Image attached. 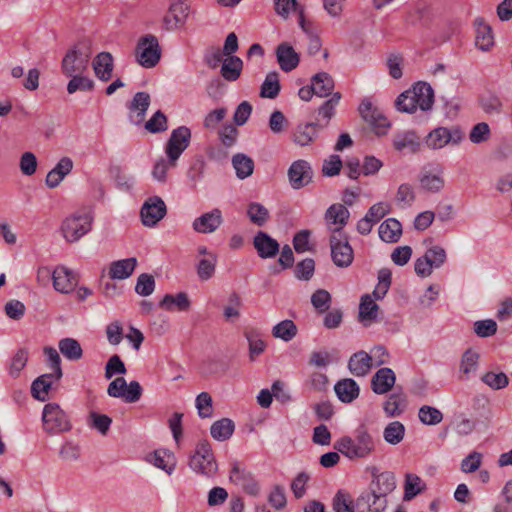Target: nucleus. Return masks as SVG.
<instances>
[{
    "mask_svg": "<svg viewBox=\"0 0 512 512\" xmlns=\"http://www.w3.org/2000/svg\"><path fill=\"white\" fill-rule=\"evenodd\" d=\"M334 448L350 460L368 459L376 451V441L365 425L358 426L349 436L334 443Z\"/></svg>",
    "mask_w": 512,
    "mask_h": 512,
    "instance_id": "obj_1",
    "label": "nucleus"
},
{
    "mask_svg": "<svg viewBox=\"0 0 512 512\" xmlns=\"http://www.w3.org/2000/svg\"><path fill=\"white\" fill-rule=\"evenodd\" d=\"M189 466L195 473L208 478L216 474L218 465L211 444L207 440H202L197 444L195 452L189 460Z\"/></svg>",
    "mask_w": 512,
    "mask_h": 512,
    "instance_id": "obj_2",
    "label": "nucleus"
},
{
    "mask_svg": "<svg viewBox=\"0 0 512 512\" xmlns=\"http://www.w3.org/2000/svg\"><path fill=\"white\" fill-rule=\"evenodd\" d=\"M135 57L142 67H155L161 58V49L157 37L152 34L142 36L137 42Z\"/></svg>",
    "mask_w": 512,
    "mask_h": 512,
    "instance_id": "obj_3",
    "label": "nucleus"
},
{
    "mask_svg": "<svg viewBox=\"0 0 512 512\" xmlns=\"http://www.w3.org/2000/svg\"><path fill=\"white\" fill-rule=\"evenodd\" d=\"M92 216L88 212H77L67 217L62 225L63 237L68 242H77L91 230Z\"/></svg>",
    "mask_w": 512,
    "mask_h": 512,
    "instance_id": "obj_4",
    "label": "nucleus"
},
{
    "mask_svg": "<svg viewBox=\"0 0 512 512\" xmlns=\"http://www.w3.org/2000/svg\"><path fill=\"white\" fill-rule=\"evenodd\" d=\"M90 51L84 45H75L67 51L62 63L61 70L65 76H74V74H83L89 63Z\"/></svg>",
    "mask_w": 512,
    "mask_h": 512,
    "instance_id": "obj_5",
    "label": "nucleus"
},
{
    "mask_svg": "<svg viewBox=\"0 0 512 512\" xmlns=\"http://www.w3.org/2000/svg\"><path fill=\"white\" fill-rule=\"evenodd\" d=\"M42 420L44 430L48 433H60L71 429L67 414L56 403H48L44 406Z\"/></svg>",
    "mask_w": 512,
    "mask_h": 512,
    "instance_id": "obj_6",
    "label": "nucleus"
},
{
    "mask_svg": "<svg viewBox=\"0 0 512 512\" xmlns=\"http://www.w3.org/2000/svg\"><path fill=\"white\" fill-rule=\"evenodd\" d=\"M464 138V133L458 127H437L426 137L425 144L433 150L442 149L448 144L458 145Z\"/></svg>",
    "mask_w": 512,
    "mask_h": 512,
    "instance_id": "obj_7",
    "label": "nucleus"
},
{
    "mask_svg": "<svg viewBox=\"0 0 512 512\" xmlns=\"http://www.w3.org/2000/svg\"><path fill=\"white\" fill-rule=\"evenodd\" d=\"M331 259L339 268L349 267L354 259V252L346 235H330Z\"/></svg>",
    "mask_w": 512,
    "mask_h": 512,
    "instance_id": "obj_8",
    "label": "nucleus"
},
{
    "mask_svg": "<svg viewBox=\"0 0 512 512\" xmlns=\"http://www.w3.org/2000/svg\"><path fill=\"white\" fill-rule=\"evenodd\" d=\"M191 140V130L187 126H180L172 130L170 138L165 145V153L172 163L177 161L187 149Z\"/></svg>",
    "mask_w": 512,
    "mask_h": 512,
    "instance_id": "obj_9",
    "label": "nucleus"
},
{
    "mask_svg": "<svg viewBox=\"0 0 512 512\" xmlns=\"http://www.w3.org/2000/svg\"><path fill=\"white\" fill-rule=\"evenodd\" d=\"M359 113L361 117L367 122L378 135H383L387 132L390 124L382 112L373 106L369 99H364L359 106Z\"/></svg>",
    "mask_w": 512,
    "mask_h": 512,
    "instance_id": "obj_10",
    "label": "nucleus"
},
{
    "mask_svg": "<svg viewBox=\"0 0 512 512\" xmlns=\"http://www.w3.org/2000/svg\"><path fill=\"white\" fill-rule=\"evenodd\" d=\"M350 212L346 206L341 203L332 204L325 212L324 219L331 235H346L343 232L344 226L347 224Z\"/></svg>",
    "mask_w": 512,
    "mask_h": 512,
    "instance_id": "obj_11",
    "label": "nucleus"
},
{
    "mask_svg": "<svg viewBox=\"0 0 512 512\" xmlns=\"http://www.w3.org/2000/svg\"><path fill=\"white\" fill-rule=\"evenodd\" d=\"M165 202L158 196L149 197L143 204L140 215L146 227L155 226L166 215Z\"/></svg>",
    "mask_w": 512,
    "mask_h": 512,
    "instance_id": "obj_12",
    "label": "nucleus"
},
{
    "mask_svg": "<svg viewBox=\"0 0 512 512\" xmlns=\"http://www.w3.org/2000/svg\"><path fill=\"white\" fill-rule=\"evenodd\" d=\"M288 179L291 187L295 190L301 189L312 182L313 170L306 160L294 161L288 169Z\"/></svg>",
    "mask_w": 512,
    "mask_h": 512,
    "instance_id": "obj_13",
    "label": "nucleus"
},
{
    "mask_svg": "<svg viewBox=\"0 0 512 512\" xmlns=\"http://www.w3.org/2000/svg\"><path fill=\"white\" fill-rule=\"evenodd\" d=\"M419 182L429 192H440L445 185L443 168L438 164L425 166L420 173Z\"/></svg>",
    "mask_w": 512,
    "mask_h": 512,
    "instance_id": "obj_14",
    "label": "nucleus"
},
{
    "mask_svg": "<svg viewBox=\"0 0 512 512\" xmlns=\"http://www.w3.org/2000/svg\"><path fill=\"white\" fill-rule=\"evenodd\" d=\"M54 289L62 294L71 293L78 283L77 275L66 266L59 265L52 271Z\"/></svg>",
    "mask_w": 512,
    "mask_h": 512,
    "instance_id": "obj_15",
    "label": "nucleus"
},
{
    "mask_svg": "<svg viewBox=\"0 0 512 512\" xmlns=\"http://www.w3.org/2000/svg\"><path fill=\"white\" fill-rule=\"evenodd\" d=\"M387 506V498L381 497L373 489L361 493L355 503L358 512H382Z\"/></svg>",
    "mask_w": 512,
    "mask_h": 512,
    "instance_id": "obj_16",
    "label": "nucleus"
},
{
    "mask_svg": "<svg viewBox=\"0 0 512 512\" xmlns=\"http://www.w3.org/2000/svg\"><path fill=\"white\" fill-rule=\"evenodd\" d=\"M223 223L222 212L220 209L215 208L210 212L204 213L197 217L193 223V229L202 234H210L215 232Z\"/></svg>",
    "mask_w": 512,
    "mask_h": 512,
    "instance_id": "obj_17",
    "label": "nucleus"
},
{
    "mask_svg": "<svg viewBox=\"0 0 512 512\" xmlns=\"http://www.w3.org/2000/svg\"><path fill=\"white\" fill-rule=\"evenodd\" d=\"M188 9L184 0H171L169 11L164 17L166 28L175 30L183 26L188 16Z\"/></svg>",
    "mask_w": 512,
    "mask_h": 512,
    "instance_id": "obj_18",
    "label": "nucleus"
},
{
    "mask_svg": "<svg viewBox=\"0 0 512 512\" xmlns=\"http://www.w3.org/2000/svg\"><path fill=\"white\" fill-rule=\"evenodd\" d=\"M73 166L74 164L70 157H62L46 175V186L51 189L58 187L64 178L71 173Z\"/></svg>",
    "mask_w": 512,
    "mask_h": 512,
    "instance_id": "obj_19",
    "label": "nucleus"
},
{
    "mask_svg": "<svg viewBox=\"0 0 512 512\" xmlns=\"http://www.w3.org/2000/svg\"><path fill=\"white\" fill-rule=\"evenodd\" d=\"M137 266L134 257L113 261L110 263L107 275L111 280H124L129 278Z\"/></svg>",
    "mask_w": 512,
    "mask_h": 512,
    "instance_id": "obj_20",
    "label": "nucleus"
},
{
    "mask_svg": "<svg viewBox=\"0 0 512 512\" xmlns=\"http://www.w3.org/2000/svg\"><path fill=\"white\" fill-rule=\"evenodd\" d=\"M258 255L263 258H272L279 252V243L263 231H259L253 240Z\"/></svg>",
    "mask_w": 512,
    "mask_h": 512,
    "instance_id": "obj_21",
    "label": "nucleus"
},
{
    "mask_svg": "<svg viewBox=\"0 0 512 512\" xmlns=\"http://www.w3.org/2000/svg\"><path fill=\"white\" fill-rule=\"evenodd\" d=\"M276 57L280 68L285 72H290L295 69L300 61L298 53L286 42L278 45Z\"/></svg>",
    "mask_w": 512,
    "mask_h": 512,
    "instance_id": "obj_22",
    "label": "nucleus"
},
{
    "mask_svg": "<svg viewBox=\"0 0 512 512\" xmlns=\"http://www.w3.org/2000/svg\"><path fill=\"white\" fill-rule=\"evenodd\" d=\"M92 66L96 77L101 81H109L112 77L114 59L111 53L101 52L95 56Z\"/></svg>",
    "mask_w": 512,
    "mask_h": 512,
    "instance_id": "obj_23",
    "label": "nucleus"
},
{
    "mask_svg": "<svg viewBox=\"0 0 512 512\" xmlns=\"http://www.w3.org/2000/svg\"><path fill=\"white\" fill-rule=\"evenodd\" d=\"M396 381L395 373L390 368L379 369L371 380V387L376 394H385L391 390Z\"/></svg>",
    "mask_w": 512,
    "mask_h": 512,
    "instance_id": "obj_24",
    "label": "nucleus"
},
{
    "mask_svg": "<svg viewBox=\"0 0 512 512\" xmlns=\"http://www.w3.org/2000/svg\"><path fill=\"white\" fill-rule=\"evenodd\" d=\"M370 488L381 497L386 498L396 488V477L393 472L385 471L374 475Z\"/></svg>",
    "mask_w": 512,
    "mask_h": 512,
    "instance_id": "obj_25",
    "label": "nucleus"
},
{
    "mask_svg": "<svg viewBox=\"0 0 512 512\" xmlns=\"http://www.w3.org/2000/svg\"><path fill=\"white\" fill-rule=\"evenodd\" d=\"M372 366V357L363 350L354 353L348 362L349 371L357 377L367 375Z\"/></svg>",
    "mask_w": 512,
    "mask_h": 512,
    "instance_id": "obj_26",
    "label": "nucleus"
},
{
    "mask_svg": "<svg viewBox=\"0 0 512 512\" xmlns=\"http://www.w3.org/2000/svg\"><path fill=\"white\" fill-rule=\"evenodd\" d=\"M409 90L412 95L415 96L417 105L422 111H427L432 108L434 103V91L429 84L418 82Z\"/></svg>",
    "mask_w": 512,
    "mask_h": 512,
    "instance_id": "obj_27",
    "label": "nucleus"
},
{
    "mask_svg": "<svg viewBox=\"0 0 512 512\" xmlns=\"http://www.w3.org/2000/svg\"><path fill=\"white\" fill-rule=\"evenodd\" d=\"M420 139L416 133L412 131L399 132L394 135L393 147L399 152L414 153L419 149Z\"/></svg>",
    "mask_w": 512,
    "mask_h": 512,
    "instance_id": "obj_28",
    "label": "nucleus"
},
{
    "mask_svg": "<svg viewBox=\"0 0 512 512\" xmlns=\"http://www.w3.org/2000/svg\"><path fill=\"white\" fill-rule=\"evenodd\" d=\"M318 135V125L316 123L299 124L293 134V142L299 146H308L314 142Z\"/></svg>",
    "mask_w": 512,
    "mask_h": 512,
    "instance_id": "obj_29",
    "label": "nucleus"
},
{
    "mask_svg": "<svg viewBox=\"0 0 512 512\" xmlns=\"http://www.w3.org/2000/svg\"><path fill=\"white\" fill-rule=\"evenodd\" d=\"M59 380L60 379H56V376L51 373L39 376L32 383V396L40 401L47 400L49 390L51 389L52 385Z\"/></svg>",
    "mask_w": 512,
    "mask_h": 512,
    "instance_id": "obj_30",
    "label": "nucleus"
},
{
    "mask_svg": "<svg viewBox=\"0 0 512 512\" xmlns=\"http://www.w3.org/2000/svg\"><path fill=\"white\" fill-rule=\"evenodd\" d=\"M476 27V46L482 51H488L494 44V37L491 27L484 21L483 18L475 20Z\"/></svg>",
    "mask_w": 512,
    "mask_h": 512,
    "instance_id": "obj_31",
    "label": "nucleus"
},
{
    "mask_svg": "<svg viewBox=\"0 0 512 512\" xmlns=\"http://www.w3.org/2000/svg\"><path fill=\"white\" fill-rule=\"evenodd\" d=\"M149 461L157 468L162 469L168 475H171L176 467V459L174 454L166 449L155 450L150 455Z\"/></svg>",
    "mask_w": 512,
    "mask_h": 512,
    "instance_id": "obj_32",
    "label": "nucleus"
},
{
    "mask_svg": "<svg viewBox=\"0 0 512 512\" xmlns=\"http://www.w3.org/2000/svg\"><path fill=\"white\" fill-rule=\"evenodd\" d=\"M335 393L338 398L344 403H350L359 395L358 384L350 378L340 380L334 387Z\"/></svg>",
    "mask_w": 512,
    "mask_h": 512,
    "instance_id": "obj_33",
    "label": "nucleus"
},
{
    "mask_svg": "<svg viewBox=\"0 0 512 512\" xmlns=\"http://www.w3.org/2000/svg\"><path fill=\"white\" fill-rule=\"evenodd\" d=\"M379 237L387 243L397 242L402 234V225L395 218L385 220L379 226Z\"/></svg>",
    "mask_w": 512,
    "mask_h": 512,
    "instance_id": "obj_34",
    "label": "nucleus"
},
{
    "mask_svg": "<svg viewBox=\"0 0 512 512\" xmlns=\"http://www.w3.org/2000/svg\"><path fill=\"white\" fill-rule=\"evenodd\" d=\"M311 84L316 96L327 97L333 94L334 80L326 72H320L314 75Z\"/></svg>",
    "mask_w": 512,
    "mask_h": 512,
    "instance_id": "obj_35",
    "label": "nucleus"
},
{
    "mask_svg": "<svg viewBox=\"0 0 512 512\" xmlns=\"http://www.w3.org/2000/svg\"><path fill=\"white\" fill-rule=\"evenodd\" d=\"M242 68L243 61L239 57H227L221 65V76L227 81H236L241 75Z\"/></svg>",
    "mask_w": 512,
    "mask_h": 512,
    "instance_id": "obj_36",
    "label": "nucleus"
},
{
    "mask_svg": "<svg viewBox=\"0 0 512 512\" xmlns=\"http://www.w3.org/2000/svg\"><path fill=\"white\" fill-rule=\"evenodd\" d=\"M234 430V422L229 418H222L211 425L210 433L215 440L225 441L232 436Z\"/></svg>",
    "mask_w": 512,
    "mask_h": 512,
    "instance_id": "obj_37",
    "label": "nucleus"
},
{
    "mask_svg": "<svg viewBox=\"0 0 512 512\" xmlns=\"http://www.w3.org/2000/svg\"><path fill=\"white\" fill-rule=\"evenodd\" d=\"M58 348L62 355L70 361H77L83 355L80 343L74 338L66 337L61 339L58 343Z\"/></svg>",
    "mask_w": 512,
    "mask_h": 512,
    "instance_id": "obj_38",
    "label": "nucleus"
},
{
    "mask_svg": "<svg viewBox=\"0 0 512 512\" xmlns=\"http://www.w3.org/2000/svg\"><path fill=\"white\" fill-rule=\"evenodd\" d=\"M244 335L248 341L249 359L253 362L265 351L266 343L262 339L260 333L254 329L246 330Z\"/></svg>",
    "mask_w": 512,
    "mask_h": 512,
    "instance_id": "obj_39",
    "label": "nucleus"
},
{
    "mask_svg": "<svg viewBox=\"0 0 512 512\" xmlns=\"http://www.w3.org/2000/svg\"><path fill=\"white\" fill-rule=\"evenodd\" d=\"M229 477L232 482L241 486L247 492L256 493L257 485L249 472L239 468L238 466H234Z\"/></svg>",
    "mask_w": 512,
    "mask_h": 512,
    "instance_id": "obj_40",
    "label": "nucleus"
},
{
    "mask_svg": "<svg viewBox=\"0 0 512 512\" xmlns=\"http://www.w3.org/2000/svg\"><path fill=\"white\" fill-rule=\"evenodd\" d=\"M232 165L239 179L249 177L254 170V161L249 156L238 153L232 157Z\"/></svg>",
    "mask_w": 512,
    "mask_h": 512,
    "instance_id": "obj_41",
    "label": "nucleus"
},
{
    "mask_svg": "<svg viewBox=\"0 0 512 512\" xmlns=\"http://www.w3.org/2000/svg\"><path fill=\"white\" fill-rule=\"evenodd\" d=\"M150 105V95L146 92H137L132 102L129 105V109L132 112H137L136 119L134 120L135 123H141L144 118L146 111Z\"/></svg>",
    "mask_w": 512,
    "mask_h": 512,
    "instance_id": "obj_42",
    "label": "nucleus"
},
{
    "mask_svg": "<svg viewBox=\"0 0 512 512\" xmlns=\"http://www.w3.org/2000/svg\"><path fill=\"white\" fill-rule=\"evenodd\" d=\"M480 354L472 348L467 349L461 357L460 371L469 377L472 373H475L479 366Z\"/></svg>",
    "mask_w": 512,
    "mask_h": 512,
    "instance_id": "obj_43",
    "label": "nucleus"
},
{
    "mask_svg": "<svg viewBox=\"0 0 512 512\" xmlns=\"http://www.w3.org/2000/svg\"><path fill=\"white\" fill-rule=\"evenodd\" d=\"M160 306L166 310L185 311L190 307V301L186 293L180 292L176 295L167 294L160 302Z\"/></svg>",
    "mask_w": 512,
    "mask_h": 512,
    "instance_id": "obj_44",
    "label": "nucleus"
},
{
    "mask_svg": "<svg viewBox=\"0 0 512 512\" xmlns=\"http://www.w3.org/2000/svg\"><path fill=\"white\" fill-rule=\"evenodd\" d=\"M298 329L292 320L285 319L276 324L272 329V335L275 338L285 342L291 341L297 335Z\"/></svg>",
    "mask_w": 512,
    "mask_h": 512,
    "instance_id": "obj_45",
    "label": "nucleus"
},
{
    "mask_svg": "<svg viewBox=\"0 0 512 512\" xmlns=\"http://www.w3.org/2000/svg\"><path fill=\"white\" fill-rule=\"evenodd\" d=\"M425 487L422 479L416 474L408 473L405 476L404 500L409 501L423 491Z\"/></svg>",
    "mask_w": 512,
    "mask_h": 512,
    "instance_id": "obj_46",
    "label": "nucleus"
},
{
    "mask_svg": "<svg viewBox=\"0 0 512 512\" xmlns=\"http://www.w3.org/2000/svg\"><path fill=\"white\" fill-rule=\"evenodd\" d=\"M279 91V74L277 72L268 73L261 86L260 96L263 98L274 99L278 96Z\"/></svg>",
    "mask_w": 512,
    "mask_h": 512,
    "instance_id": "obj_47",
    "label": "nucleus"
},
{
    "mask_svg": "<svg viewBox=\"0 0 512 512\" xmlns=\"http://www.w3.org/2000/svg\"><path fill=\"white\" fill-rule=\"evenodd\" d=\"M404 435L405 427L399 421L389 423L383 431L384 440L391 445L400 443L403 440Z\"/></svg>",
    "mask_w": 512,
    "mask_h": 512,
    "instance_id": "obj_48",
    "label": "nucleus"
},
{
    "mask_svg": "<svg viewBox=\"0 0 512 512\" xmlns=\"http://www.w3.org/2000/svg\"><path fill=\"white\" fill-rule=\"evenodd\" d=\"M378 305L375 301L369 296L364 295L361 298L360 306H359V316L361 321H373L377 317Z\"/></svg>",
    "mask_w": 512,
    "mask_h": 512,
    "instance_id": "obj_49",
    "label": "nucleus"
},
{
    "mask_svg": "<svg viewBox=\"0 0 512 512\" xmlns=\"http://www.w3.org/2000/svg\"><path fill=\"white\" fill-rule=\"evenodd\" d=\"M177 161L172 163L171 159H165L161 157L158 159L152 169V177L159 183H165L167 181V173L169 169L176 167Z\"/></svg>",
    "mask_w": 512,
    "mask_h": 512,
    "instance_id": "obj_50",
    "label": "nucleus"
},
{
    "mask_svg": "<svg viewBox=\"0 0 512 512\" xmlns=\"http://www.w3.org/2000/svg\"><path fill=\"white\" fill-rule=\"evenodd\" d=\"M71 80L67 85V92L74 94L77 91H91L94 88V81L89 77L83 76L82 74H74L70 76Z\"/></svg>",
    "mask_w": 512,
    "mask_h": 512,
    "instance_id": "obj_51",
    "label": "nucleus"
},
{
    "mask_svg": "<svg viewBox=\"0 0 512 512\" xmlns=\"http://www.w3.org/2000/svg\"><path fill=\"white\" fill-rule=\"evenodd\" d=\"M247 214L250 221L258 226H263L269 219L267 208L257 202H252L248 205Z\"/></svg>",
    "mask_w": 512,
    "mask_h": 512,
    "instance_id": "obj_52",
    "label": "nucleus"
},
{
    "mask_svg": "<svg viewBox=\"0 0 512 512\" xmlns=\"http://www.w3.org/2000/svg\"><path fill=\"white\" fill-rule=\"evenodd\" d=\"M419 420L425 425H437L443 420L442 412L432 406L424 405L418 412Z\"/></svg>",
    "mask_w": 512,
    "mask_h": 512,
    "instance_id": "obj_53",
    "label": "nucleus"
},
{
    "mask_svg": "<svg viewBox=\"0 0 512 512\" xmlns=\"http://www.w3.org/2000/svg\"><path fill=\"white\" fill-rule=\"evenodd\" d=\"M405 397L402 393L391 394L384 403V411L388 416L394 417L401 414Z\"/></svg>",
    "mask_w": 512,
    "mask_h": 512,
    "instance_id": "obj_54",
    "label": "nucleus"
},
{
    "mask_svg": "<svg viewBox=\"0 0 512 512\" xmlns=\"http://www.w3.org/2000/svg\"><path fill=\"white\" fill-rule=\"evenodd\" d=\"M43 353L46 357L47 364L52 370L50 373L56 376V379H61L63 372L61 368V358L58 351L53 347H44Z\"/></svg>",
    "mask_w": 512,
    "mask_h": 512,
    "instance_id": "obj_55",
    "label": "nucleus"
},
{
    "mask_svg": "<svg viewBox=\"0 0 512 512\" xmlns=\"http://www.w3.org/2000/svg\"><path fill=\"white\" fill-rule=\"evenodd\" d=\"M481 380L483 383L494 390L503 389L509 384V379L503 372H487L481 377Z\"/></svg>",
    "mask_w": 512,
    "mask_h": 512,
    "instance_id": "obj_56",
    "label": "nucleus"
},
{
    "mask_svg": "<svg viewBox=\"0 0 512 512\" xmlns=\"http://www.w3.org/2000/svg\"><path fill=\"white\" fill-rule=\"evenodd\" d=\"M216 262L217 257L215 254H209V257L199 261L197 273L201 280H208L214 275Z\"/></svg>",
    "mask_w": 512,
    "mask_h": 512,
    "instance_id": "obj_57",
    "label": "nucleus"
},
{
    "mask_svg": "<svg viewBox=\"0 0 512 512\" xmlns=\"http://www.w3.org/2000/svg\"><path fill=\"white\" fill-rule=\"evenodd\" d=\"M331 301V295L325 289H318L311 296V303L319 313L326 312L330 308Z\"/></svg>",
    "mask_w": 512,
    "mask_h": 512,
    "instance_id": "obj_58",
    "label": "nucleus"
},
{
    "mask_svg": "<svg viewBox=\"0 0 512 512\" xmlns=\"http://www.w3.org/2000/svg\"><path fill=\"white\" fill-rule=\"evenodd\" d=\"M212 397L207 392H201L195 400L198 415L201 418H210L213 414Z\"/></svg>",
    "mask_w": 512,
    "mask_h": 512,
    "instance_id": "obj_59",
    "label": "nucleus"
},
{
    "mask_svg": "<svg viewBox=\"0 0 512 512\" xmlns=\"http://www.w3.org/2000/svg\"><path fill=\"white\" fill-rule=\"evenodd\" d=\"M395 105L399 111L406 113H414L418 108L417 100H415V96L412 95L410 90L401 93L397 97Z\"/></svg>",
    "mask_w": 512,
    "mask_h": 512,
    "instance_id": "obj_60",
    "label": "nucleus"
},
{
    "mask_svg": "<svg viewBox=\"0 0 512 512\" xmlns=\"http://www.w3.org/2000/svg\"><path fill=\"white\" fill-rule=\"evenodd\" d=\"M333 510L335 512H354L353 500L349 493L338 491L333 498Z\"/></svg>",
    "mask_w": 512,
    "mask_h": 512,
    "instance_id": "obj_61",
    "label": "nucleus"
},
{
    "mask_svg": "<svg viewBox=\"0 0 512 512\" xmlns=\"http://www.w3.org/2000/svg\"><path fill=\"white\" fill-rule=\"evenodd\" d=\"M28 350L25 348L19 349L13 356L9 368V373L12 377H18L20 372L26 366L28 361Z\"/></svg>",
    "mask_w": 512,
    "mask_h": 512,
    "instance_id": "obj_62",
    "label": "nucleus"
},
{
    "mask_svg": "<svg viewBox=\"0 0 512 512\" xmlns=\"http://www.w3.org/2000/svg\"><path fill=\"white\" fill-rule=\"evenodd\" d=\"M341 99V93L335 92L331 98L326 100L318 109V114L326 120V123L333 117L335 108L339 104Z\"/></svg>",
    "mask_w": 512,
    "mask_h": 512,
    "instance_id": "obj_63",
    "label": "nucleus"
},
{
    "mask_svg": "<svg viewBox=\"0 0 512 512\" xmlns=\"http://www.w3.org/2000/svg\"><path fill=\"white\" fill-rule=\"evenodd\" d=\"M434 269L440 268L447 259V254L441 246H432L424 253Z\"/></svg>",
    "mask_w": 512,
    "mask_h": 512,
    "instance_id": "obj_64",
    "label": "nucleus"
}]
</instances>
